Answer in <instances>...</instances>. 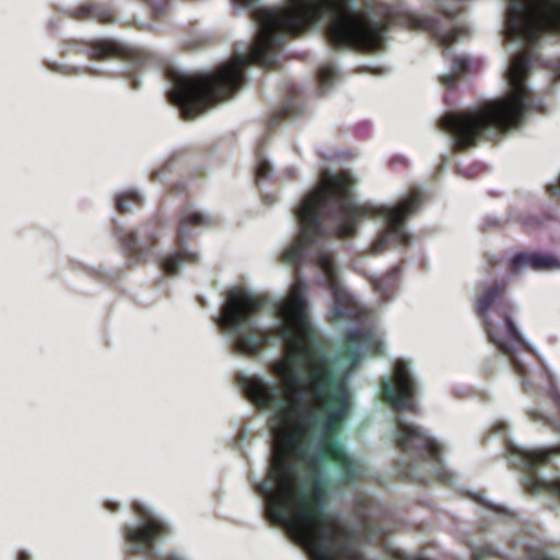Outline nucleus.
<instances>
[{"mask_svg": "<svg viewBox=\"0 0 560 560\" xmlns=\"http://www.w3.org/2000/svg\"><path fill=\"white\" fill-rule=\"evenodd\" d=\"M302 112L303 105L298 100V97L295 95L290 96L285 100L282 107L271 116L269 120V127L273 129L282 121L293 122L298 119Z\"/></svg>", "mask_w": 560, "mask_h": 560, "instance_id": "7", "label": "nucleus"}, {"mask_svg": "<svg viewBox=\"0 0 560 560\" xmlns=\"http://www.w3.org/2000/svg\"><path fill=\"white\" fill-rule=\"evenodd\" d=\"M470 67V60L467 56H457L450 70L441 75V83L451 86L454 83L456 77L464 75L468 72Z\"/></svg>", "mask_w": 560, "mask_h": 560, "instance_id": "10", "label": "nucleus"}, {"mask_svg": "<svg viewBox=\"0 0 560 560\" xmlns=\"http://www.w3.org/2000/svg\"><path fill=\"white\" fill-rule=\"evenodd\" d=\"M18 560H31V556L28 555L27 551L22 550L18 556Z\"/></svg>", "mask_w": 560, "mask_h": 560, "instance_id": "21", "label": "nucleus"}, {"mask_svg": "<svg viewBox=\"0 0 560 560\" xmlns=\"http://www.w3.org/2000/svg\"><path fill=\"white\" fill-rule=\"evenodd\" d=\"M548 191L550 192V195L560 198V175L558 176L556 183L550 184L548 186Z\"/></svg>", "mask_w": 560, "mask_h": 560, "instance_id": "19", "label": "nucleus"}, {"mask_svg": "<svg viewBox=\"0 0 560 560\" xmlns=\"http://www.w3.org/2000/svg\"><path fill=\"white\" fill-rule=\"evenodd\" d=\"M117 505L118 504L116 502H112V501L107 502L108 510L115 511V510H117Z\"/></svg>", "mask_w": 560, "mask_h": 560, "instance_id": "22", "label": "nucleus"}, {"mask_svg": "<svg viewBox=\"0 0 560 560\" xmlns=\"http://www.w3.org/2000/svg\"><path fill=\"white\" fill-rule=\"evenodd\" d=\"M142 195L137 189H129L116 197V207L120 212H128L131 210L130 203H141Z\"/></svg>", "mask_w": 560, "mask_h": 560, "instance_id": "12", "label": "nucleus"}, {"mask_svg": "<svg viewBox=\"0 0 560 560\" xmlns=\"http://www.w3.org/2000/svg\"><path fill=\"white\" fill-rule=\"evenodd\" d=\"M210 222L209 213L194 205L184 207L178 218V234L176 248L165 255H155L163 270L168 276L177 275L186 264L198 261V253L188 246L189 236L198 228H203ZM124 246L130 252L132 259L139 260L153 255L154 233L150 225L130 231L121 237Z\"/></svg>", "mask_w": 560, "mask_h": 560, "instance_id": "3", "label": "nucleus"}, {"mask_svg": "<svg viewBox=\"0 0 560 560\" xmlns=\"http://www.w3.org/2000/svg\"><path fill=\"white\" fill-rule=\"evenodd\" d=\"M285 172L289 174V176H294V174H295V168L290 167V168H288Z\"/></svg>", "mask_w": 560, "mask_h": 560, "instance_id": "23", "label": "nucleus"}, {"mask_svg": "<svg viewBox=\"0 0 560 560\" xmlns=\"http://www.w3.org/2000/svg\"><path fill=\"white\" fill-rule=\"evenodd\" d=\"M340 73L339 67L332 60L322 63L317 69L318 88L322 92L329 91Z\"/></svg>", "mask_w": 560, "mask_h": 560, "instance_id": "9", "label": "nucleus"}, {"mask_svg": "<svg viewBox=\"0 0 560 560\" xmlns=\"http://www.w3.org/2000/svg\"><path fill=\"white\" fill-rule=\"evenodd\" d=\"M532 266L535 270L549 269L557 266V259L552 255L535 253L532 257Z\"/></svg>", "mask_w": 560, "mask_h": 560, "instance_id": "13", "label": "nucleus"}, {"mask_svg": "<svg viewBox=\"0 0 560 560\" xmlns=\"http://www.w3.org/2000/svg\"><path fill=\"white\" fill-rule=\"evenodd\" d=\"M365 500H366L365 498H361V497H360V502H359V504H358V512H359L362 516L368 517V516H370V513H369V511H368V509H366Z\"/></svg>", "mask_w": 560, "mask_h": 560, "instance_id": "20", "label": "nucleus"}, {"mask_svg": "<svg viewBox=\"0 0 560 560\" xmlns=\"http://www.w3.org/2000/svg\"><path fill=\"white\" fill-rule=\"evenodd\" d=\"M532 257L533 254L527 253H520L514 255L511 260V270L514 272H524L527 269L533 268Z\"/></svg>", "mask_w": 560, "mask_h": 560, "instance_id": "14", "label": "nucleus"}, {"mask_svg": "<svg viewBox=\"0 0 560 560\" xmlns=\"http://www.w3.org/2000/svg\"><path fill=\"white\" fill-rule=\"evenodd\" d=\"M97 71H98V70H97V68H96V67H94V66H92V67L90 68V72H92V73H96Z\"/></svg>", "mask_w": 560, "mask_h": 560, "instance_id": "25", "label": "nucleus"}, {"mask_svg": "<svg viewBox=\"0 0 560 560\" xmlns=\"http://www.w3.org/2000/svg\"><path fill=\"white\" fill-rule=\"evenodd\" d=\"M501 288L499 284L490 287L479 296L476 310L481 317L485 328L492 343L506 357H509L514 371L523 378V386L526 392L529 390V384L526 378V366L516 354V346L523 345L525 349L539 355L538 350L523 335L520 327L516 326L510 314H504V323H494L490 316V310L497 305L500 298Z\"/></svg>", "mask_w": 560, "mask_h": 560, "instance_id": "4", "label": "nucleus"}, {"mask_svg": "<svg viewBox=\"0 0 560 560\" xmlns=\"http://www.w3.org/2000/svg\"><path fill=\"white\" fill-rule=\"evenodd\" d=\"M394 381L385 375L382 380L381 395L397 410L394 440L402 451L398 467L402 477L420 482H430L431 478L448 483L452 476L442 456V446L429 431L410 421L405 411L420 412L418 395L420 383L409 360H397L394 364Z\"/></svg>", "mask_w": 560, "mask_h": 560, "instance_id": "2", "label": "nucleus"}, {"mask_svg": "<svg viewBox=\"0 0 560 560\" xmlns=\"http://www.w3.org/2000/svg\"><path fill=\"white\" fill-rule=\"evenodd\" d=\"M126 52V47L114 39L104 38L94 42L90 47V55L93 59H107L119 57Z\"/></svg>", "mask_w": 560, "mask_h": 560, "instance_id": "8", "label": "nucleus"}, {"mask_svg": "<svg viewBox=\"0 0 560 560\" xmlns=\"http://www.w3.org/2000/svg\"><path fill=\"white\" fill-rule=\"evenodd\" d=\"M421 25L430 31L441 45L445 46V54H448L447 46L453 40L464 38L469 34L465 16L446 5H441L439 15L422 19Z\"/></svg>", "mask_w": 560, "mask_h": 560, "instance_id": "6", "label": "nucleus"}, {"mask_svg": "<svg viewBox=\"0 0 560 560\" xmlns=\"http://www.w3.org/2000/svg\"><path fill=\"white\" fill-rule=\"evenodd\" d=\"M506 448L511 463L528 472L524 485L529 492L538 495L546 491L560 498V476L548 479L537 471L538 466L551 463L556 455H560V444L555 448H546L509 443Z\"/></svg>", "mask_w": 560, "mask_h": 560, "instance_id": "5", "label": "nucleus"}, {"mask_svg": "<svg viewBox=\"0 0 560 560\" xmlns=\"http://www.w3.org/2000/svg\"><path fill=\"white\" fill-rule=\"evenodd\" d=\"M78 16L90 15L93 19H100L102 21H107V13L104 10L94 8V7H82L77 10Z\"/></svg>", "mask_w": 560, "mask_h": 560, "instance_id": "16", "label": "nucleus"}, {"mask_svg": "<svg viewBox=\"0 0 560 560\" xmlns=\"http://www.w3.org/2000/svg\"><path fill=\"white\" fill-rule=\"evenodd\" d=\"M442 171H445L447 168L446 162L441 165Z\"/></svg>", "mask_w": 560, "mask_h": 560, "instance_id": "26", "label": "nucleus"}, {"mask_svg": "<svg viewBox=\"0 0 560 560\" xmlns=\"http://www.w3.org/2000/svg\"><path fill=\"white\" fill-rule=\"evenodd\" d=\"M400 267L390 269L384 277L374 280L375 289L386 299L392 298V292L397 285Z\"/></svg>", "mask_w": 560, "mask_h": 560, "instance_id": "11", "label": "nucleus"}, {"mask_svg": "<svg viewBox=\"0 0 560 560\" xmlns=\"http://www.w3.org/2000/svg\"><path fill=\"white\" fill-rule=\"evenodd\" d=\"M371 72H372V73H376V74H381V73H382V72H381V70H380V69H377V68H373V69H371Z\"/></svg>", "mask_w": 560, "mask_h": 560, "instance_id": "24", "label": "nucleus"}, {"mask_svg": "<svg viewBox=\"0 0 560 560\" xmlns=\"http://www.w3.org/2000/svg\"><path fill=\"white\" fill-rule=\"evenodd\" d=\"M547 69L553 80H560V58L546 61Z\"/></svg>", "mask_w": 560, "mask_h": 560, "instance_id": "17", "label": "nucleus"}, {"mask_svg": "<svg viewBox=\"0 0 560 560\" xmlns=\"http://www.w3.org/2000/svg\"><path fill=\"white\" fill-rule=\"evenodd\" d=\"M354 189L355 179L349 171L338 175L325 170L319 184L295 208L300 236L281 254L287 265L300 267L310 260L316 266L320 272L318 281L325 283L334 296L331 312L340 318L350 317L352 311L342 305L346 292L340 268L332 256V243H327L326 237H348L361 220H374L382 229L372 244L374 254L387 245L409 246L413 242L405 220L419 211L427 187H415L410 196L396 203H360Z\"/></svg>", "mask_w": 560, "mask_h": 560, "instance_id": "1", "label": "nucleus"}, {"mask_svg": "<svg viewBox=\"0 0 560 560\" xmlns=\"http://www.w3.org/2000/svg\"><path fill=\"white\" fill-rule=\"evenodd\" d=\"M532 417L537 420V421H546L550 424H553V420L545 412L542 411H539V410H533L530 412ZM555 425H557V428L560 430V423H555Z\"/></svg>", "mask_w": 560, "mask_h": 560, "instance_id": "18", "label": "nucleus"}, {"mask_svg": "<svg viewBox=\"0 0 560 560\" xmlns=\"http://www.w3.org/2000/svg\"><path fill=\"white\" fill-rule=\"evenodd\" d=\"M256 174H257V177L260 179L270 178L273 174L272 164L269 162V160H267L266 158H264L261 155L258 158V162H257V166H256Z\"/></svg>", "mask_w": 560, "mask_h": 560, "instance_id": "15", "label": "nucleus"}, {"mask_svg": "<svg viewBox=\"0 0 560 560\" xmlns=\"http://www.w3.org/2000/svg\"><path fill=\"white\" fill-rule=\"evenodd\" d=\"M154 176H155V178H156V179H159V178H160V176H161V173H160V172H156Z\"/></svg>", "mask_w": 560, "mask_h": 560, "instance_id": "27", "label": "nucleus"}]
</instances>
